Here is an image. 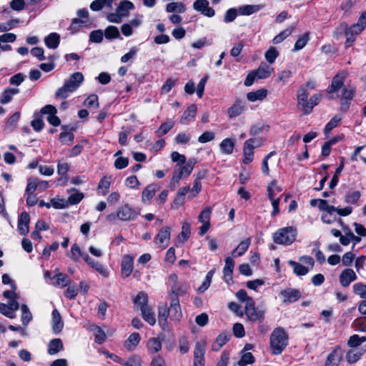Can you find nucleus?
<instances>
[{"label": "nucleus", "mask_w": 366, "mask_h": 366, "mask_svg": "<svg viewBox=\"0 0 366 366\" xmlns=\"http://www.w3.org/2000/svg\"><path fill=\"white\" fill-rule=\"evenodd\" d=\"M114 0H94L90 4L92 11H100L104 7L111 8Z\"/></svg>", "instance_id": "obj_35"}, {"label": "nucleus", "mask_w": 366, "mask_h": 366, "mask_svg": "<svg viewBox=\"0 0 366 366\" xmlns=\"http://www.w3.org/2000/svg\"><path fill=\"white\" fill-rule=\"evenodd\" d=\"M104 35L107 39H117L120 36V34L117 27L114 26H109L106 28Z\"/></svg>", "instance_id": "obj_54"}, {"label": "nucleus", "mask_w": 366, "mask_h": 366, "mask_svg": "<svg viewBox=\"0 0 366 366\" xmlns=\"http://www.w3.org/2000/svg\"><path fill=\"white\" fill-rule=\"evenodd\" d=\"M288 344V335L282 327L275 328L269 339L271 352L273 355H280Z\"/></svg>", "instance_id": "obj_2"}, {"label": "nucleus", "mask_w": 366, "mask_h": 366, "mask_svg": "<svg viewBox=\"0 0 366 366\" xmlns=\"http://www.w3.org/2000/svg\"><path fill=\"white\" fill-rule=\"evenodd\" d=\"M166 11L169 13L174 11L184 13L185 11V7L182 3L172 2L167 5Z\"/></svg>", "instance_id": "obj_49"}, {"label": "nucleus", "mask_w": 366, "mask_h": 366, "mask_svg": "<svg viewBox=\"0 0 366 366\" xmlns=\"http://www.w3.org/2000/svg\"><path fill=\"white\" fill-rule=\"evenodd\" d=\"M353 326L360 332H366V317L357 318L353 322Z\"/></svg>", "instance_id": "obj_64"}, {"label": "nucleus", "mask_w": 366, "mask_h": 366, "mask_svg": "<svg viewBox=\"0 0 366 366\" xmlns=\"http://www.w3.org/2000/svg\"><path fill=\"white\" fill-rule=\"evenodd\" d=\"M205 345L204 342H197L194 352L193 366L204 365Z\"/></svg>", "instance_id": "obj_12"}, {"label": "nucleus", "mask_w": 366, "mask_h": 366, "mask_svg": "<svg viewBox=\"0 0 366 366\" xmlns=\"http://www.w3.org/2000/svg\"><path fill=\"white\" fill-rule=\"evenodd\" d=\"M134 268V258L129 255L126 254L123 257L122 264H121V270L122 275L123 277H128Z\"/></svg>", "instance_id": "obj_14"}, {"label": "nucleus", "mask_w": 366, "mask_h": 366, "mask_svg": "<svg viewBox=\"0 0 366 366\" xmlns=\"http://www.w3.org/2000/svg\"><path fill=\"white\" fill-rule=\"evenodd\" d=\"M62 129H64V132L59 134V140L61 142L62 144H67L69 142H72L74 140V135L73 133L66 131L68 129V126H62Z\"/></svg>", "instance_id": "obj_51"}, {"label": "nucleus", "mask_w": 366, "mask_h": 366, "mask_svg": "<svg viewBox=\"0 0 366 366\" xmlns=\"http://www.w3.org/2000/svg\"><path fill=\"white\" fill-rule=\"evenodd\" d=\"M293 27H289L281 31L279 34L275 36L272 39L274 44H278L283 41L287 37L290 36L292 33Z\"/></svg>", "instance_id": "obj_48"}, {"label": "nucleus", "mask_w": 366, "mask_h": 366, "mask_svg": "<svg viewBox=\"0 0 366 366\" xmlns=\"http://www.w3.org/2000/svg\"><path fill=\"white\" fill-rule=\"evenodd\" d=\"M356 279L357 275L352 269H344L340 275V282L344 287H348Z\"/></svg>", "instance_id": "obj_18"}, {"label": "nucleus", "mask_w": 366, "mask_h": 366, "mask_svg": "<svg viewBox=\"0 0 366 366\" xmlns=\"http://www.w3.org/2000/svg\"><path fill=\"white\" fill-rule=\"evenodd\" d=\"M288 264L292 267L294 273H295L297 276H303L308 273L310 269L302 264L290 260Z\"/></svg>", "instance_id": "obj_36"}, {"label": "nucleus", "mask_w": 366, "mask_h": 366, "mask_svg": "<svg viewBox=\"0 0 366 366\" xmlns=\"http://www.w3.org/2000/svg\"><path fill=\"white\" fill-rule=\"evenodd\" d=\"M147 348L152 352H159L162 348V342L159 337H152L147 342Z\"/></svg>", "instance_id": "obj_44"}, {"label": "nucleus", "mask_w": 366, "mask_h": 366, "mask_svg": "<svg viewBox=\"0 0 366 366\" xmlns=\"http://www.w3.org/2000/svg\"><path fill=\"white\" fill-rule=\"evenodd\" d=\"M365 350L362 348H352L350 349L346 355V360L348 363L352 364L358 361L362 355L365 353Z\"/></svg>", "instance_id": "obj_22"}, {"label": "nucleus", "mask_w": 366, "mask_h": 366, "mask_svg": "<svg viewBox=\"0 0 366 366\" xmlns=\"http://www.w3.org/2000/svg\"><path fill=\"white\" fill-rule=\"evenodd\" d=\"M89 329L94 333L97 343L102 344L105 341L106 335L100 327L95 324H92L89 325Z\"/></svg>", "instance_id": "obj_25"}, {"label": "nucleus", "mask_w": 366, "mask_h": 366, "mask_svg": "<svg viewBox=\"0 0 366 366\" xmlns=\"http://www.w3.org/2000/svg\"><path fill=\"white\" fill-rule=\"evenodd\" d=\"M361 196L359 191L348 192L345 197V202L350 204H357Z\"/></svg>", "instance_id": "obj_46"}, {"label": "nucleus", "mask_w": 366, "mask_h": 366, "mask_svg": "<svg viewBox=\"0 0 366 366\" xmlns=\"http://www.w3.org/2000/svg\"><path fill=\"white\" fill-rule=\"evenodd\" d=\"M244 313L252 322H262L264 318V312L255 308L253 300H249V302L244 305Z\"/></svg>", "instance_id": "obj_7"}, {"label": "nucleus", "mask_w": 366, "mask_h": 366, "mask_svg": "<svg viewBox=\"0 0 366 366\" xmlns=\"http://www.w3.org/2000/svg\"><path fill=\"white\" fill-rule=\"evenodd\" d=\"M234 267V261L232 258L227 257L225 259V265L223 269L224 281L229 284L232 281V273Z\"/></svg>", "instance_id": "obj_19"}, {"label": "nucleus", "mask_w": 366, "mask_h": 366, "mask_svg": "<svg viewBox=\"0 0 366 366\" xmlns=\"http://www.w3.org/2000/svg\"><path fill=\"white\" fill-rule=\"evenodd\" d=\"M29 214L24 212L21 214L18 220V231L21 235H26L29 231Z\"/></svg>", "instance_id": "obj_17"}, {"label": "nucleus", "mask_w": 366, "mask_h": 366, "mask_svg": "<svg viewBox=\"0 0 366 366\" xmlns=\"http://www.w3.org/2000/svg\"><path fill=\"white\" fill-rule=\"evenodd\" d=\"M84 260L93 269H96L99 274L104 277L108 276L107 270L98 262L91 258L88 254L84 255Z\"/></svg>", "instance_id": "obj_23"}, {"label": "nucleus", "mask_w": 366, "mask_h": 366, "mask_svg": "<svg viewBox=\"0 0 366 366\" xmlns=\"http://www.w3.org/2000/svg\"><path fill=\"white\" fill-rule=\"evenodd\" d=\"M171 236V229L169 227H164L162 228L157 234L156 235V242L157 245L161 248L162 249H165L170 240Z\"/></svg>", "instance_id": "obj_9"}, {"label": "nucleus", "mask_w": 366, "mask_h": 366, "mask_svg": "<svg viewBox=\"0 0 366 366\" xmlns=\"http://www.w3.org/2000/svg\"><path fill=\"white\" fill-rule=\"evenodd\" d=\"M86 252H82L76 244H74L71 247V252L69 254V257L73 261L77 262L80 257L84 259V255H86Z\"/></svg>", "instance_id": "obj_40"}, {"label": "nucleus", "mask_w": 366, "mask_h": 366, "mask_svg": "<svg viewBox=\"0 0 366 366\" xmlns=\"http://www.w3.org/2000/svg\"><path fill=\"white\" fill-rule=\"evenodd\" d=\"M44 42L48 48L55 49L59 46L60 36L57 33H51L45 37Z\"/></svg>", "instance_id": "obj_28"}, {"label": "nucleus", "mask_w": 366, "mask_h": 366, "mask_svg": "<svg viewBox=\"0 0 366 366\" xmlns=\"http://www.w3.org/2000/svg\"><path fill=\"white\" fill-rule=\"evenodd\" d=\"M84 81V76L81 72H74L65 81L63 86L58 89L55 93L56 98L66 99L69 93L75 92Z\"/></svg>", "instance_id": "obj_1"}, {"label": "nucleus", "mask_w": 366, "mask_h": 366, "mask_svg": "<svg viewBox=\"0 0 366 366\" xmlns=\"http://www.w3.org/2000/svg\"><path fill=\"white\" fill-rule=\"evenodd\" d=\"M234 142L231 138H227L222 141L219 147L223 154H231L233 152Z\"/></svg>", "instance_id": "obj_32"}, {"label": "nucleus", "mask_w": 366, "mask_h": 366, "mask_svg": "<svg viewBox=\"0 0 366 366\" xmlns=\"http://www.w3.org/2000/svg\"><path fill=\"white\" fill-rule=\"evenodd\" d=\"M19 93V89L16 88H8L4 91L0 99V102L3 104L10 102L12 97Z\"/></svg>", "instance_id": "obj_34"}, {"label": "nucleus", "mask_w": 366, "mask_h": 366, "mask_svg": "<svg viewBox=\"0 0 366 366\" xmlns=\"http://www.w3.org/2000/svg\"><path fill=\"white\" fill-rule=\"evenodd\" d=\"M148 297L147 295L144 292H140L138 293L135 299L134 300V303L137 307H139L142 310L144 307H149L147 305Z\"/></svg>", "instance_id": "obj_45"}, {"label": "nucleus", "mask_w": 366, "mask_h": 366, "mask_svg": "<svg viewBox=\"0 0 366 366\" xmlns=\"http://www.w3.org/2000/svg\"><path fill=\"white\" fill-rule=\"evenodd\" d=\"M237 13H238L237 9H235V8L229 9L225 12V14L224 16V21L226 23H229V22L233 21L236 19V17L237 16Z\"/></svg>", "instance_id": "obj_62"}, {"label": "nucleus", "mask_w": 366, "mask_h": 366, "mask_svg": "<svg viewBox=\"0 0 366 366\" xmlns=\"http://www.w3.org/2000/svg\"><path fill=\"white\" fill-rule=\"evenodd\" d=\"M309 41L308 34H305L300 36L295 44V46L292 49L293 51H299L303 49Z\"/></svg>", "instance_id": "obj_52"}, {"label": "nucleus", "mask_w": 366, "mask_h": 366, "mask_svg": "<svg viewBox=\"0 0 366 366\" xmlns=\"http://www.w3.org/2000/svg\"><path fill=\"white\" fill-rule=\"evenodd\" d=\"M140 340V335L139 333H132L129 335L127 340L124 343L125 347L129 350H133L135 347L139 344Z\"/></svg>", "instance_id": "obj_42"}, {"label": "nucleus", "mask_w": 366, "mask_h": 366, "mask_svg": "<svg viewBox=\"0 0 366 366\" xmlns=\"http://www.w3.org/2000/svg\"><path fill=\"white\" fill-rule=\"evenodd\" d=\"M254 71L256 74V76H257V79H266L271 75L274 69L266 64H262L256 70Z\"/></svg>", "instance_id": "obj_26"}, {"label": "nucleus", "mask_w": 366, "mask_h": 366, "mask_svg": "<svg viewBox=\"0 0 366 366\" xmlns=\"http://www.w3.org/2000/svg\"><path fill=\"white\" fill-rule=\"evenodd\" d=\"M341 121V118L338 117L337 116H335L332 117L330 121L326 124L325 127V133L326 134H329L331 130H332L334 128H335L338 123Z\"/></svg>", "instance_id": "obj_63"}, {"label": "nucleus", "mask_w": 366, "mask_h": 366, "mask_svg": "<svg viewBox=\"0 0 366 366\" xmlns=\"http://www.w3.org/2000/svg\"><path fill=\"white\" fill-rule=\"evenodd\" d=\"M249 141H246L244 143V163L248 164L251 162L253 159V155H254V145L249 144Z\"/></svg>", "instance_id": "obj_31"}, {"label": "nucleus", "mask_w": 366, "mask_h": 366, "mask_svg": "<svg viewBox=\"0 0 366 366\" xmlns=\"http://www.w3.org/2000/svg\"><path fill=\"white\" fill-rule=\"evenodd\" d=\"M104 33L102 30L97 29L92 31L89 34V41L94 43H101L103 40Z\"/></svg>", "instance_id": "obj_59"}, {"label": "nucleus", "mask_w": 366, "mask_h": 366, "mask_svg": "<svg viewBox=\"0 0 366 366\" xmlns=\"http://www.w3.org/2000/svg\"><path fill=\"white\" fill-rule=\"evenodd\" d=\"M246 109V104L244 101L237 99L235 102L227 110L228 117L234 118L241 115Z\"/></svg>", "instance_id": "obj_13"}, {"label": "nucleus", "mask_w": 366, "mask_h": 366, "mask_svg": "<svg viewBox=\"0 0 366 366\" xmlns=\"http://www.w3.org/2000/svg\"><path fill=\"white\" fill-rule=\"evenodd\" d=\"M48 353L51 355H56L63 350V343L61 339L55 338L49 343Z\"/></svg>", "instance_id": "obj_30"}, {"label": "nucleus", "mask_w": 366, "mask_h": 366, "mask_svg": "<svg viewBox=\"0 0 366 366\" xmlns=\"http://www.w3.org/2000/svg\"><path fill=\"white\" fill-rule=\"evenodd\" d=\"M282 192V188L277 184V181L273 180L267 186V192L269 199L275 198Z\"/></svg>", "instance_id": "obj_43"}, {"label": "nucleus", "mask_w": 366, "mask_h": 366, "mask_svg": "<svg viewBox=\"0 0 366 366\" xmlns=\"http://www.w3.org/2000/svg\"><path fill=\"white\" fill-rule=\"evenodd\" d=\"M159 312H158V321L159 325L165 329V327L167 323V318L169 315V308L167 307L166 304H163L159 306Z\"/></svg>", "instance_id": "obj_21"}, {"label": "nucleus", "mask_w": 366, "mask_h": 366, "mask_svg": "<svg viewBox=\"0 0 366 366\" xmlns=\"http://www.w3.org/2000/svg\"><path fill=\"white\" fill-rule=\"evenodd\" d=\"M214 273V269H212L207 272L204 282H202V285L198 289L199 292H204L205 290H207L208 289V287H209V285L211 284Z\"/></svg>", "instance_id": "obj_55"}, {"label": "nucleus", "mask_w": 366, "mask_h": 366, "mask_svg": "<svg viewBox=\"0 0 366 366\" xmlns=\"http://www.w3.org/2000/svg\"><path fill=\"white\" fill-rule=\"evenodd\" d=\"M143 319L150 325L153 326L156 323L154 312L149 307H144L141 310Z\"/></svg>", "instance_id": "obj_39"}, {"label": "nucleus", "mask_w": 366, "mask_h": 366, "mask_svg": "<svg viewBox=\"0 0 366 366\" xmlns=\"http://www.w3.org/2000/svg\"><path fill=\"white\" fill-rule=\"evenodd\" d=\"M230 335L221 333L217 336L215 341L212 344V349L214 351L219 350L229 340Z\"/></svg>", "instance_id": "obj_29"}, {"label": "nucleus", "mask_w": 366, "mask_h": 366, "mask_svg": "<svg viewBox=\"0 0 366 366\" xmlns=\"http://www.w3.org/2000/svg\"><path fill=\"white\" fill-rule=\"evenodd\" d=\"M189 289V285L184 282H179L177 285H174L172 288H171V293L173 295L182 296L187 292Z\"/></svg>", "instance_id": "obj_41"}, {"label": "nucleus", "mask_w": 366, "mask_h": 366, "mask_svg": "<svg viewBox=\"0 0 366 366\" xmlns=\"http://www.w3.org/2000/svg\"><path fill=\"white\" fill-rule=\"evenodd\" d=\"M278 56L279 52L274 46L269 47L264 54V57L269 64H273Z\"/></svg>", "instance_id": "obj_53"}, {"label": "nucleus", "mask_w": 366, "mask_h": 366, "mask_svg": "<svg viewBox=\"0 0 366 366\" xmlns=\"http://www.w3.org/2000/svg\"><path fill=\"white\" fill-rule=\"evenodd\" d=\"M174 123L172 120H167L166 122L162 123L159 129L156 131L158 137H162L169 132L174 127Z\"/></svg>", "instance_id": "obj_47"}, {"label": "nucleus", "mask_w": 366, "mask_h": 366, "mask_svg": "<svg viewBox=\"0 0 366 366\" xmlns=\"http://www.w3.org/2000/svg\"><path fill=\"white\" fill-rule=\"evenodd\" d=\"M140 214L139 211L129 207L128 204L121 206L117 209L118 219L123 222L133 221Z\"/></svg>", "instance_id": "obj_8"}, {"label": "nucleus", "mask_w": 366, "mask_h": 366, "mask_svg": "<svg viewBox=\"0 0 366 366\" xmlns=\"http://www.w3.org/2000/svg\"><path fill=\"white\" fill-rule=\"evenodd\" d=\"M21 321L24 326H27L29 322L32 320V315L29 309L26 305L21 306Z\"/></svg>", "instance_id": "obj_50"}, {"label": "nucleus", "mask_w": 366, "mask_h": 366, "mask_svg": "<svg viewBox=\"0 0 366 366\" xmlns=\"http://www.w3.org/2000/svg\"><path fill=\"white\" fill-rule=\"evenodd\" d=\"M297 231L293 227H282L273 234V241L278 244L290 245L296 239Z\"/></svg>", "instance_id": "obj_3"}, {"label": "nucleus", "mask_w": 366, "mask_h": 366, "mask_svg": "<svg viewBox=\"0 0 366 366\" xmlns=\"http://www.w3.org/2000/svg\"><path fill=\"white\" fill-rule=\"evenodd\" d=\"M267 95V91L264 89H258L255 92L247 93V98L249 102L263 100Z\"/></svg>", "instance_id": "obj_33"}, {"label": "nucleus", "mask_w": 366, "mask_h": 366, "mask_svg": "<svg viewBox=\"0 0 366 366\" xmlns=\"http://www.w3.org/2000/svg\"><path fill=\"white\" fill-rule=\"evenodd\" d=\"M342 359V351L340 347H335L327 355L325 366H339Z\"/></svg>", "instance_id": "obj_11"}, {"label": "nucleus", "mask_w": 366, "mask_h": 366, "mask_svg": "<svg viewBox=\"0 0 366 366\" xmlns=\"http://www.w3.org/2000/svg\"><path fill=\"white\" fill-rule=\"evenodd\" d=\"M263 8L262 5H243L239 6L238 9V14L242 16H249L254 13H257Z\"/></svg>", "instance_id": "obj_24"}, {"label": "nucleus", "mask_w": 366, "mask_h": 366, "mask_svg": "<svg viewBox=\"0 0 366 366\" xmlns=\"http://www.w3.org/2000/svg\"><path fill=\"white\" fill-rule=\"evenodd\" d=\"M191 135L187 132H180L175 137V142L178 144H187L190 142Z\"/></svg>", "instance_id": "obj_57"}, {"label": "nucleus", "mask_w": 366, "mask_h": 366, "mask_svg": "<svg viewBox=\"0 0 366 366\" xmlns=\"http://www.w3.org/2000/svg\"><path fill=\"white\" fill-rule=\"evenodd\" d=\"M250 239L247 238L243 241H242L235 249L232 252V255L234 257H240L244 254V252L247 250L249 244H250Z\"/></svg>", "instance_id": "obj_37"}, {"label": "nucleus", "mask_w": 366, "mask_h": 366, "mask_svg": "<svg viewBox=\"0 0 366 366\" xmlns=\"http://www.w3.org/2000/svg\"><path fill=\"white\" fill-rule=\"evenodd\" d=\"M212 213V209L210 207H207L203 209L198 219L201 223H209L210 216Z\"/></svg>", "instance_id": "obj_61"}, {"label": "nucleus", "mask_w": 366, "mask_h": 366, "mask_svg": "<svg viewBox=\"0 0 366 366\" xmlns=\"http://www.w3.org/2000/svg\"><path fill=\"white\" fill-rule=\"evenodd\" d=\"M134 7V4L129 1L124 0L119 3L117 11L122 16H127L129 11L133 9Z\"/></svg>", "instance_id": "obj_38"}, {"label": "nucleus", "mask_w": 366, "mask_h": 366, "mask_svg": "<svg viewBox=\"0 0 366 366\" xmlns=\"http://www.w3.org/2000/svg\"><path fill=\"white\" fill-rule=\"evenodd\" d=\"M38 188V179L31 177L28 179L27 186L26 188V193L27 194H33L35 190Z\"/></svg>", "instance_id": "obj_56"}, {"label": "nucleus", "mask_w": 366, "mask_h": 366, "mask_svg": "<svg viewBox=\"0 0 366 366\" xmlns=\"http://www.w3.org/2000/svg\"><path fill=\"white\" fill-rule=\"evenodd\" d=\"M347 75L346 71H342L337 73L332 79L330 86L327 88V92L330 94L329 99H334L337 98L338 95L335 94L338 92L344 85V81Z\"/></svg>", "instance_id": "obj_5"}, {"label": "nucleus", "mask_w": 366, "mask_h": 366, "mask_svg": "<svg viewBox=\"0 0 366 366\" xmlns=\"http://www.w3.org/2000/svg\"><path fill=\"white\" fill-rule=\"evenodd\" d=\"M55 274L52 278V285L61 288L68 286L70 283V279L64 273L59 272V269H55Z\"/></svg>", "instance_id": "obj_16"}, {"label": "nucleus", "mask_w": 366, "mask_h": 366, "mask_svg": "<svg viewBox=\"0 0 366 366\" xmlns=\"http://www.w3.org/2000/svg\"><path fill=\"white\" fill-rule=\"evenodd\" d=\"M158 190V187L156 184H149L142 191V199L143 202H149L154 196L156 192Z\"/></svg>", "instance_id": "obj_27"}, {"label": "nucleus", "mask_w": 366, "mask_h": 366, "mask_svg": "<svg viewBox=\"0 0 366 366\" xmlns=\"http://www.w3.org/2000/svg\"><path fill=\"white\" fill-rule=\"evenodd\" d=\"M310 85V82H307L305 84L302 85L298 89L297 94V105L301 107L304 114H309L311 113V107H309L308 106L309 92L307 91V87H309Z\"/></svg>", "instance_id": "obj_6"}, {"label": "nucleus", "mask_w": 366, "mask_h": 366, "mask_svg": "<svg viewBox=\"0 0 366 366\" xmlns=\"http://www.w3.org/2000/svg\"><path fill=\"white\" fill-rule=\"evenodd\" d=\"M51 327L54 334H59L64 328V322L56 309L53 310L51 314Z\"/></svg>", "instance_id": "obj_15"}, {"label": "nucleus", "mask_w": 366, "mask_h": 366, "mask_svg": "<svg viewBox=\"0 0 366 366\" xmlns=\"http://www.w3.org/2000/svg\"><path fill=\"white\" fill-rule=\"evenodd\" d=\"M254 362V357L251 352L244 353L240 360L238 362L239 366H246L248 364H252Z\"/></svg>", "instance_id": "obj_60"}, {"label": "nucleus", "mask_w": 366, "mask_h": 366, "mask_svg": "<svg viewBox=\"0 0 366 366\" xmlns=\"http://www.w3.org/2000/svg\"><path fill=\"white\" fill-rule=\"evenodd\" d=\"M197 107L195 104H191L187 109L184 112L181 119L180 123L182 124H187L189 122L193 121L196 114H197Z\"/></svg>", "instance_id": "obj_20"}, {"label": "nucleus", "mask_w": 366, "mask_h": 366, "mask_svg": "<svg viewBox=\"0 0 366 366\" xmlns=\"http://www.w3.org/2000/svg\"><path fill=\"white\" fill-rule=\"evenodd\" d=\"M353 292L361 298H366V285L356 283L353 285Z\"/></svg>", "instance_id": "obj_58"}, {"label": "nucleus", "mask_w": 366, "mask_h": 366, "mask_svg": "<svg viewBox=\"0 0 366 366\" xmlns=\"http://www.w3.org/2000/svg\"><path fill=\"white\" fill-rule=\"evenodd\" d=\"M366 26V11H364L361 14L359 19L356 24L352 25L350 28L347 29L345 31V34L347 36V40L345 42V46L349 47L352 45L354 41V35H357L360 34Z\"/></svg>", "instance_id": "obj_4"}, {"label": "nucleus", "mask_w": 366, "mask_h": 366, "mask_svg": "<svg viewBox=\"0 0 366 366\" xmlns=\"http://www.w3.org/2000/svg\"><path fill=\"white\" fill-rule=\"evenodd\" d=\"M285 304L292 303L298 300L301 297L300 290L293 288H287L279 293Z\"/></svg>", "instance_id": "obj_10"}]
</instances>
